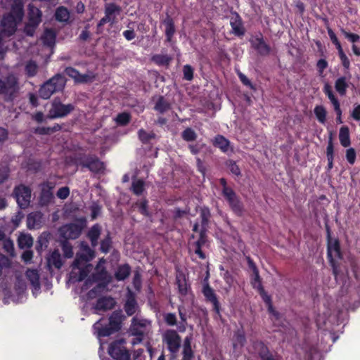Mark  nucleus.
<instances>
[{"mask_svg": "<svg viewBox=\"0 0 360 360\" xmlns=\"http://www.w3.org/2000/svg\"><path fill=\"white\" fill-rule=\"evenodd\" d=\"M3 248L6 252L13 255L14 252V245L10 238L3 240Z\"/></svg>", "mask_w": 360, "mask_h": 360, "instance_id": "60", "label": "nucleus"}, {"mask_svg": "<svg viewBox=\"0 0 360 360\" xmlns=\"http://www.w3.org/2000/svg\"><path fill=\"white\" fill-rule=\"evenodd\" d=\"M84 226L85 221L83 219L64 224L58 229L60 238L66 240H75L80 236Z\"/></svg>", "mask_w": 360, "mask_h": 360, "instance_id": "5", "label": "nucleus"}, {"mask_svg": "<svg viewBox=\"0 0 360 360\" xmlns=\"http://www.w3.org/2000/svg\"><path fill=\"white\" fill-rule=\"evenodd\" d=\"M326 157L328 160V165L326 169L328 172L330 171L333 167V161H334V145H333V134L330 132V136L328 141V145L326 148Z\"/></svg>", "mask_w": 360, "mask_h": 360, "instance_id": "27", "label": "nucleus"}, {"mask_svg": "<svg viewBox=\"0 0 360 360\" xmlns=\"http://www.w3.org/2000/svg\"><path fill=\"white\" fill-rule=\"evenodd\" d=\"M201 226L202 228H206L210 217V212L208 208H203L200 212Z\"/></svg>", "mask_w": 360, "mask_h": 360, "instance_id": "58", "label": "nucleus"}, {"mask_svg": "<svg viewBox=\"0 0 360 360\" xmlns=\"http://www.w3.org/2000/svg\"><path fill=\"white\" fill-rule=\"evenodd\" d=\"M121 11V7L114 3H109L105 4V14L109 15L110 17H116L117 15H120Z\"/></svg>", "mask_w": 360, "mask_h": 360, "instance_id": "45", "label": "nucleus"}, {"mask_svg": "<svg viewBox=\"0 0 360 360\" xmlns=\"http://www.w3.org/2000/svg\"><path fill=\"white\" fill-rule=\"evenodd\" d=\"M252 347V353L261 360H278L277 355H274L262 340L253 341Z\"/></svg>", "mask_w": 360, "mask_h": 360, "instance_id": "9", "label": "nucleus"}, {"mask_svg": "<svg viewBox=\"0 0 360 360\" xmlns=\"http://www.w3.org/2000/svg\"><path fill=\"white\" fill-rule=\"evenodd\" d=\"M172 60V57L167 54H155L151 58V60L159 66H168Z\"/></svg>", "mask_w": 360, "mask_h": 360, "instance_id": "33", "label": "nucleus"}, {"mask_svg": "<svg viewBox=\"0 0 360 360\" xmlns=\"http://www.w3.org/2000/svg\"><path fill=\"white\" fill-rule=\"evenodd\" d=\"M43 44L49 47H53L56 44V32L52 28H46L44 30V34L41 36Z\"/></svg>", "mask_w": 360, "mask_h": 360, "instance_id": "26", "label": "nucleus"}, {"mask_svg": "<svg viewBox=\"0 0 360 360\" xmlns=\"http://www.w3.org/2000/svg\"><path fill=\"white\" fill-rule=\"evenodd\" d=\"M65 82V79L61 74H56L40 86L39 96L43 99L49 98L54 93L62 91Z\"/></svg>", "mask_w": 360, "mask_h": 360, "instance_id": "2", "label": "nucleus"}, {"mask_svg": "<svg viewBox=\"0 0 360 360\" xmlns=\"http://www.w3.org/2000/svg\"><path fill=\"white\" fill-rule=\"evenodd\" d=\"M38 70V65L32 60L27 61L25 67V74L27 77H34L37 74Z\"/></svg>", "mask_w": 360, "mask_h": 360, "instance_id": "43", "label": "nucleus"}, {"mask_svg": "<svg viewBox=\"0 0 360 360\" xmlns=\"http://www.w3.org/2000/svg\"><path fill=\"white\" fill-rule=\"evenodd\" d=\"M161 23L165 26L166 41L171 42L176 32L174 19L168 13H166L165 17L161 20Z\"/></svg>", "mask_w": 360, "mask_h": 360, "instance_id": "18", "label": "nucleus"}, {"mask_svg": "<svg viewBox=\"0 0 360 360\" xmlns=\"http://www.w3.org/2000/svg\"><path fill=\"white\" fill-rule=\"evenodd\" d=\"M64 72L75 80V83L85 84L90 81V76L87 74H81L72 67H67Z\"/></svg>", "mask_w": 360, "mask_h": 360, "instance_id": "20", "label": "nucleus"}, {"mask_svg": "<svg viewBox=\"0 0 360 360\" xmlns=\"http://www.w3.org/2000/svg\"><path fill=\"white\" fill-rule=\"evenodd\" d=\"M225 165L233 174L236 175V176H241L240 169L236 164V161L233 160H228L226 161Z\"/></svg>", "mask_w": 360, "mask_h": 360, "instance_id": "53", "label": "nucleus"}, {"mask_svg": "<svg viewBox=\"0 0 360 360\" xmlns=\"http://www.w3.org/2000/svg\"><path fill=\"white\" fill-rule=\"evenodd\" d=\"M162 343L172 355H176L181 345V338L178 332L174 329H167L162 335Z\"/></svg>", "mask_w": 360, "mask_h": 360, "instance_id": "7", "label": "nucleus"}, {"mask_svg": "<svg viewBox=\"0 0 360 360\" xmlns=\"http://www.w3.org/2000/svg\"><path fill=\"white\" fill-rule=\"evenodd\" d=\"M197 136L195 131L191 127H187L181 133V138L187 142L194 141Z\"/></svg>", "mask_w": 360, "mask_h": 360, "instance_id": "52", "label": "nucleus"}, {"mask_svg": "<svg viewBox=\"0 0 360 360\" xmlns=\"http://www.w3.org/2000/svg\"><path fill=\"white\" fill-rule=\"evenodd\" d=\"M131 271V266L129 264L126 263L120 264L117 266L115 272L114 276L117 281H122L127 279Z\"/></svg>", "mask_w": 360, "mask_h": 360, "instance_id": "25", "label": "nucleus"}, {"mask_svg": "<svg viewBox=\"0 0 360 360\" xmlns=\"http://www.w3.org/2000/svg\"><path fill=\"white\" fill-rule=\"evenodd\" d=\"M202 292L205 297V302L212 304L213 311L219 316H221V304L214 289L207 283L203 285Z\"/></svg>", "mask_w": 360, "mask_h": 360, "instance_id": "11", "label": "nucleus"}, {"mask_svg": "<svg viewBox=\"0 0 360 360\" xmlns=\"http://www.w3.org/2000/svg\"><path fill=\"white\" fill-rule=\"evenodd\" d=\"M18 243L20 248H28L32 247L33 239L30 235L24 234L18 238Z\"/></svg>", "mask_w": 360, "mask_h": 360, "instance_id": "48", "label": "nucleus"}, {"mask_svg": "<svg viewBox=\"0 0 360 360\" xmlns=\"http://www.w3.org/2000/svg\"><path fill=\"white\" fill-rule=\"evenodd\" d=\"M55 18L58 22H67L70 18V12L65 6H59L56 10Z\"/></svg>", "mask_w": 360, "mask_h": 360, "instance_id": "35", "label": "nucleus"}, {"mask_svg": "<svg viewBox=\"0 0 360 360\" xmlns=\"http://www.w3.org/2000/svg\"><path fill=\"white\" fill-rule=\"evenodd\" d=\"M131 118L129 112H123L116 116L115 121L119 126H126L130 122Z\"/></svg>", "mask_w": 360, "mask_h": 360, "instance_id": "49", "label": "nucleus"}, {"mask_svg": "<svg viewBox=\"0 0 360 360\" xmlns=\"http://www.w3.org/2000/svg\"><path fill=\"white\" fill-rule=\"evenodd\" d=\"M41 216L38 212H32L27 215V225L28 229H35L40 224Z\"/></svg>", "mask_w": 360, "mask_h": 360, "instance_id": "40", "label": "nucleus"}, {"mask_svg": "<svg viewBox=\"0 0 360 360\" xmlns=\"http://www.w3.org/2000/svg\"><path fill=\"white\" fill-rule=\"evenodd\" d=\"M91 265L90 264H86L84 266H82L80 268H76L75 269H79V281H83L84 279H85L89 273V268H90Z\"/></svg>", "mask_w": 360, "mask_h": 360, "instance_id": "63", "label": "nucleus"}, {"mask_svg": "<svg viewBox=\"0 0 360 360\" xmlns=\"http://www.w3.org/2000/svg\"><path fill=\"white\" fill-rule=\"evenodd\" d=\"M17 203L20 209H26L30 203L31 189L23 184L15 186L13 191Z\"/></svg>", "mask_w": 360, "mask_h": 360, "instance_id": "10", "label": "nucleus"}, {"mask_svg": "<svg viewBox=\"0 0 360 360\" xmlns=\"http://www.w3.org/2000/svg\"><path fill=\"white\" fill-rule=\"evenodd\" d=\"M314 115L317 119V120L321 123L324 124L326 121V115L327 111L326 108L323 105H316L314 109Z\"/></svg>", "mask_w": 360, "mask_h": 360, "instance_id": "44", "label": "nucleus"}, {"mask_svg": "<svg viewBox=\"0 0 360 360\" xmlns=\"http://www.w3.org/2000/svg\"><path fill=\"white\" fill-rule=\"evenodd\" d=\"M124 316L121 309L114 311L109 317V323L105 326L98 328V334L100 337H108L118 332L121 328Z\"/></svg>", "mask_w": 360, "mask_h": 360, "instance_id": "3", "label": "nucleus"}, {"mask_svg": "<svg viewBox=\"0 0 360 360\" xmlns=\"http://www.w3.org/2000/svg\"><path fill=\"white\" fill-rule=\"evenodd\" d=\"M176 284L179 293L181 295H186L188 292V286L185 277L180 278L176 276Z\"/></svg>", "mask_w": 360, "mask_h": 360, "instance_id": "54", "label": "nucleus"}, {"mask_svg": "<svg viewBox=\"0 0 360 360\" xmlns=\"http://www.w3.org/2000/svg\"><path fill=\"white\" fill-rule=\"evenodd\" d=\"M8 15H11L14 19L20 22L24 15L23 6L19 4H15L12 6L11 12Z\"/></svg>", "mask_w": 360, "mask_h": 360, "instance_id": "41", "label": "nucleus"}, {"mask_svg": "<svg viewBox=\"0 0 360 360\" xmlns=\"http://www.w3.org/2000/svg\"><path fill=\"white\" fill-rule=\"evenodd\" d=\"M250 41L252 47L260 56H267L270 54L271 48L265 42L263 35L261 33Z\"/></svg>", "mask_w": 360, "mask_h": 360, "instance_id": "13", "label": "nucleus"}, {"mask_svg": "<svg viewBox=\"0 0 360 360\" xmlns=\"http://www.w3.org/2000/svg\"><path fill=\"white\" fill-rule=\"evenodd\" d=\"M146 190V184L143 179H134L132 180L130 191L136 196H141Z\"/></svg>", "mask_w": 360, "mask_h": 360, "instance_id": "29", "label": "nucleus"}, {"mask_svg": "<svg viewBox=\"0 0 360 360\" xmlns=\"http://www.w3.org/2000/svg\"><path fill=\"white\" fill-rule=\"evenodd\" d=\"M115 22V16L110 17L109 15H107L105 14V16L102 18L99 22L97 24V31L96 32L98 34L102 32V27L107 22H110L111 24H113Z\"/></svg>", "mask_w": 360, "mask_h": 360, "instance_id": "56", "label": "nucleus"}, {"mask_svg": "<svg viewBox=\"0 0 360 360\" xmlns=\"http://www.w3.org/2000/svg\"><path fill=\"white\" fill-rule=\"evenodd\" d=\"M74 109L75 106L72 104H63L60 98H56L52 101L48 117L50 119L65 117L72 112Z\"/></svg>", "mask_w": 360, "mask_h": 360, "instance_id": "8", "label": "nucleus"}, {"mask_svg": "<svg viewBox=\"0 0 360 360\" xmlns=\"http://www.w3.org/2000/svg\"><path fill=\"white\" fill-rule=\"evenodd\" d=\"M60 246L65 258H72L74 255L73 248L71 243L66 240H60Z\"/></svg>", "mask_w": 360, "mask_h": 360, "instance_id": "46", "label": "nucleus"}, {"mask_svg": "<svg viewBox=\"0 0 360 360\" xmlns=\"http://www.w3.org/2000/svg\"><path fill=\"white\" fill-rule=\"evenodd\" d=\"M126 298V302L124 304V309L128 316H131L136 314L139 309L136 295L133 291L128 288Z\"/></svg>", "mask_w": 360, "mask_h": 360, "instance_id": "15", "label": "nucleus"}, {"mask_svg": "<svg viewBox=\"0 0 360 360\" xmlns=\"http://www.w3.org/2000/svg\"><path fill=\"white\" fill-rule=\"evenodd\" d=\"M101 233V227L98 224L93 225L89 230L86 236L89 239L92 248H95L98 245Z\"/></svg>", "mask_w": 360, "mask_h": 360, "instance_id": "24", "label": "nucleus"}, {"mask_svg": "<svg viewBox=\"0 0 360 360\" xmlns=\"http://www.w3.org/2000/svg\"><path fill=\"white\" fill-rule=\"evenodd\" d=\"M164 321L169 326H174L177 323V319L174 313H167L164 314Z\"/></svg>", "mask_w": 360, "mask_h": 360, "instance_id": "59", "label": "nucleus"}, {"mask_svg": "<svg viewBox=\"0 0 360 360\" xmlns=\"http://www.w3.org/2000/svg\"><path fill=\"white\" fill-rule=\"evenodd\" d=\"M117 302L111 296H102L99 297L94 306V309L96 311H106L112 309Z\"/></svg>", "mask_w": 360, "mask_h": 360, "instance_id": "17", "label": "nucleus"}, {"mask_svg": "<svg viewBox=\"0 0 360 360\" xmlns=\"http://www.w3.org/2000/svg\"><path fill=\"white\" fill-rule=\"evenodd\" d=\"M339 139L341 145L346 148L350 146L349 129L347 126H342L339 132Z\"/></svg>", "mask_w": 360, "mask_h": 360, "instance_id": "32", "label": "nucleus"}, {"mask_svg": "<svg viewBox=\"0 0 360 360\" xmlns=\"http://www.w3.org/2000/svg\"><path fill=\"white\" fill-rule=\"evenodd\" d=\"M227 201L232 212L238 217H242L244 212V206L240 198L234 191L223 195Z\"/></svg>", "mask_w": 360, "mask_h": 360, "instance_id": "12", "label": "nucleus"}, {"mask_svg": "<svg viewBox=\"0 0 360 360\" xmlns=\"http://www.w3.org/2000/svg\"><path fill=\"white\" fill-rule=\"evenodd\" d=\"M133 207L137 208L139 212L145 216L150 217V213L148 210V200L146 198H141L134 203Z\"/></svg>", "mask_w": 360, "mask_h": 360, "instance_id": "30", "label": "nucleus"}, {"mask_svg": "<svg viewBox=\"0 0 360 360\" xmlns=\"http://www.w3.org/2000/svg\"><path fill=\"white\" fill-rule=\"evenodd\" d=\"M234 343L233 346H240L243 347L246 342V338L243 330H238L234 333Z\"/></svg>", "mask_w": 360, "mask_h": 360, "instance_id": "50", "label": "nucleus"}, {"mask_svg": "<svg viewBox=\"0 0 360 360\" xmlns=\"http://www.w3.org/2000/svg\"><path fill=\"white\" fill-rule=\"evenodd\" d=\"M108 353L116 360H130L128 351L117 342H113L110 345Z\"/></svg>", "mask_w": 360, "mask_h": 360, "instance_id": "16", "label": "nucleus"}, {"mask_svg": "<svg viewBox=\"0 0 360 360\" xmlns=\"http://www.w3.org/2000/svg\"><path fill=\"white\" fill-rule=\"evenodd\" d=\"M327 257L332 268L333 274L337 279L339 274V264L335 257L341 259L342 254L340 249V243L338 238L327 240Z\"/></svg>", "mask_w": 360, "mask_h": 360, "instance_id": "4", "label": "nucleus"}, {"mask_svg": "<svg viewBox=\"0 0 360 360\" xmlns=\"http://www.w3.org/2000/svg\"><path fill=\"white\" fill-rule=\"evenodd\" d=\"M106 288L104 285L98 283L87 292L86 297L89 300H93L103 292Z\"/></svg>", "mask_w": 360, "mask_h": 360, "instance_id": "47", "label": "nucleus"}, {"mask_svg": "<svg viewBox=\"0 0 360 360\" xmlns=\"http://www.w3.org/2000/svg\"><path fill=\"white\" fill-rule=\"evenodd\" d=\"M55 185L52 182L47 181L42 185L41 193H40V201L45 205L51 202L53 198L52 190Z\"/></svg>", "mask_w": 360, "mask_h": 360, "instance_id": "21", "label": "nucleus"}, {"mask_svg": "<svg viewBox=\"0 0 360 360\" xmlns=\"http://www.w3.org/2000/svg\"><path fill=\"white\" fill-rule=\"evenodd\" d=\"M323 91L325 94V95L328 98L333 107L340 104L338 98L334 94L330 84H329L328 83H326L323 86Z\"/></svg>", "mask_w": 360, "mask_h": 360, "instance_id": "38", "label": "nucleus"}, {"mask_svg": "<svg viewBox=\"0 0 360 360\" xmlns=\"http://www.w3.org/2000/svg\"><path fill=\"white\" fill-rule=\"evenodd\" d=\"M91 276L95 282H98V284H101L106 288L112 281V277L105 268H102L101 269L96 271L93 273Z\"/></svg>", "mask_w": 360, "mask_h": 360, "instance_id": "22", "label": "nucleus"}, {"mask_svg": "<svg viewBox=\"0 0 360 360\" xmlns=\"http://www.w3.org/2000/svg\"><path fill=\"white\" fill-rule=\"evenodd\" d=\"M25 276L34 288H39V274L37 269H28L26 271Z\"/></svg>", "mask_w": 360, "mask_h": 360, "instance_id": "36", "label": "nucleus"}, {"mask_svg": "<svg viewBox=\"0 0 360 360\" xmlns=\"http://www.w3.org/2000/svg\"><path fill=\"white\" fill-rule=\"evenodd\" d=\"M130 331L132 335L137 337L139 341H141L144 336V331L139 328L136 323H131Z\"/></svg>", "mask_w": 360, "mask_h": 360, "instance_id": "57", "label": "nucleus"}, {"mask_svg": "<svg viewBox=\"0 0 360 360\" xmlns=\"http://www.w3.org/2000/svg\"><path fill=\"white\" fill-rule=\"evenodd\" d=\"M138 136L143 144L149 143L152 139H155L157 137L154 132L151 131L148 133L143 129H141L138 131Z\"/></svg>", "mask_w": 360, "mask_h": 360, "instance_id": "42", "label": "nucleus"}, {"mask_svg": "<svg viewBox=\"0 0 360 360\" xmlns=\"http://www.w3.org/2000/svg\"><path fill=\"white\" fill-rule=\"evenodd\" d=\"M70 160L75 166L86 168L94 174L103 173L105 169V163L95 154L79 151L70 157Z\"/></svg>", "mask_w": 360, "mask_h": 360, "instance_id": "1", "label": "nucleus"}, {"mask_svg": "<svg viewBox=\"0 0 360 360\" xmlns=\"http://www.w3.org/2000/svg\"><path fill=\"white\" fill-rule=\"evenodd\" d=\"M89 258L86 257L84 253L78 252L76 255V257L72 263V268L75 269L76 268H80L82 266H84L87 264L86 263L91 261V254H89Z\"/></svg>", "mask_w": 360, "mask_h": 360, "instance_id": "39", "label": "nucleus"}, {"mask_svg": "<svg viewBox=\"0 0 360 360\" xmlns=\"http://www.w3.org/2000/svg\"><path fill=\"white\" fill-rule=\"evenodd\" d=\"M112 238L110 233H108L107 236L101 241L100 250L106 254L110 252L112 247Z\"/></svg>", "mask_w": 360, "mask_h": 360, "instance_id": "51", "label": "nucleus"}, {"mask_svg": "<svg viewBox=\"0 0 360 360\" xmlns=\"http://www.w3.org/2000/svg\"><path fill=\"white\" fill-rule=\"evenodd\" d=\"M18 22L17 20L14 19L13 15H4L1 22L3 32L8 36L13 35L16 32Z\"/></svg>", "mask_w": 360, "mask_h": 360, "instance_id": "19", "label": "nucleus"}, {"mask_svg": "<svg viewBox=\"0 0 360 360\" xmlns=\"http://www.w3.org/2000/svg\"><path fill=\"white\" fill-rule=\"evenodd\" d=\"M212 145L224 153H228L231 148V142L223 135L218 134L212 140Z\"/></svg>", "mask_w": 360, "mask_h": 360, "instance_id": "23", "label": "nucleus"}, {"mask_svg": "<svg viewBox=\"0 0 360 360\" xmlns=\"http://www.w3.org/2000/svg\"><path fill=\"white\" fill-rule=\"evenodd\" d=\"M257 292L266 305L272 303L271 296L264 290L262 285H257Z\"/></svg>", "mask_w": 360, "mask_h": 360, "instance_id": "55", "label": "nucleus"}, {"mask_svg": "<svg viewBox=\"0 0 360 360\" xmlns=\"http://www.w3.org/2000/svg\"><path fill=\"white\" fill-rule=\"evenodd\" d=\"M348 87L349 84L345 77L342 76L336 79L335 82V89L340 96H343L346 95Z\"/></svg>", "mask_w": 360, "mask_h": 360, "instance_id": "31", "label": "nucleus"}, {"mask_svg": "<svg viewBox=\"0 0 360 360\" xmlns=\"http://www.w3.org/2000/svg\"><path fill=\"white\" fill-rule=\"evenodd\" d=\"M42 12L41 11L30 4L28 6L27 19L28 21L25 25L24 32L29 37L34 36L35 31L41 22Z\"/></svg>", "mask_w": 360, "mask_h": 360, "instance_id": "6", "label": "nucleus"}, {"mask_svg": "<svg viewBox=\"0 0 360 360\" xmlns=\"http://www.w3.org/2000/svg\"><path fill=\"white\" fill-rule=\"evenodd\" d=\"M230 25L232 28V33L238 37L244 36L245 29L240 15L236 11H231Z\"/></svg>", "mask_w": 360, "mask_h": 360, "instance_id": "14", "label": "nucleus"}, {"mask_svg": "<svg viewBox=\"0 0 360 360\" xmlns=\"http://www.w3.org/2000/svg\"><path fill=\"white\" fill-rule=\"evenodd\" d=\"M63 264L61 255L58 250H54L47 257V265L49 268L54 266L56 269H60Z\"/></svg>", "mask_w": 360, "mask_h": 360, "instance_id": "28", "label": "nucleus"}, {"mask_svg": "<svg viewBox=\"0 0 360 360\" xmlns=\"http://www.w3.org/2000/svg\"><path fill=\"white\" fill-rule=\"evenodd\" d=\"M184 79L191 81L193 79V68L190 65H186L183 68Z\"/></svg>", "mask_w": 360, "mask_h": 360, "instance_id": "61", "label": "nucleus"}, {"mask_svg": "<svg viewBox=\"0 0 360 360\" xmlns=\"http://www.w3.org/2000/svg\"><path fill=\"white\" fill-rule=\"evenodd\" d=\"M323 91L325 94V95L328 98L333 107L340 104L338 98L334 94L330 84H329L328 83H326L323 86Z\"/></svg>", "mask_w": 360, "mask_h": 360, "instance_id": "37", "label": "nucleus"}, {"mask_svg": "<svg viewBox=\"0 0 360 360\" xmlns=\"http://www.w3.org/2000/svg\"><path fill=\"white\" fill-rule=\"evenodd\" d=\"M251 285L254 289L257 290V285H262V278L259 275V272L257 271L252 274L251 276Z\"/></svg>", "mask_w": 360, "mask_h": 360, "instance_id": "62", "label": "nucleus"}, {"mask_svg": "<svg viewBox=\"0 0 360 360\" xmlns=\"http://www.w3.org/2000/svg\"><path fill=\"white\" fill-rule=\"evenodd\" d=\"M328 63L326 59L321 58L316 63V68L319 75H322L324 70L328 68Z\"/></svg>", "mask_w": 360, "mask_h": 360, "instance_id": "64", "label": "nucleus"}, {"mask_svg": "<svg viewBox=\"0 0 360 360\" xmlns=\"http://www.w3.org/2000/svg\"><path fill=\"white\" fill-rule=\"evenodd\" d=\"M171 108V104L161 96L155 103L154 109L159 113L163 114Z\"/></svg>", "mask_w": 360, "mask_h": 360, "instance_id": "34", "label": "nucleus"}]
</instances>
